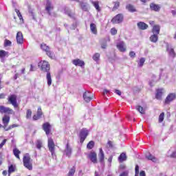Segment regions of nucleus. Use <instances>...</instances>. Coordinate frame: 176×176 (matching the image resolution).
Instances as JSON below:
<instances>
[{"mask_svg":"<svg viewBox=\"0 0 176 176\" xmlns=\"http://www.w3.org/2000/svg\"><path fill=\"white\" fill-rule=\"evenodd\" d=\"M3 122V129H4L5 131H9V130H12V129H14V127H17L16 124H12L10 125L8 127V125L9 124V122H10V117L9 116L5 115L2 118Z\"/></svg>","mask_w":176,"mask_h":176,"instance_id":"f257e3e1","label":"nucleus"},{"mask_svg":"<svg viewBox=\"0 0 176 176\" xmlns=\"http://www.w3.org/2000/svg\"><path fill=\"white\" fill-rule=\"evenodd\" d=\"M23 166L28 170H32V163H31V157L29 153H25L23 157Z\"/></svg>","mask_w":176,"mask_h":176,"instance_id":"f03ea898","label":"nucleus"},{"mask_svg":"<svg viewBox=\"0 0 176 176\" xmlns=\"http://www.w3.org/2000/svg\"><path fill=\"white\" fill-rule=\"evenodd\" d=\"M54 9V7L53 6V4H52V2L50 0H47V3L45 5V10L49 16L51 17H56V14L55 12H52V10Z\"/></svg>","mask_w":176,"mask_h":176,"instance_id":"7ed1b4c3","label":"nucleus"},{"mask_svg":"<svg viewBox=\"0 0 176 176\" xmlns=\"http://www.w3.org/2000/svg\"><path fill=\"white\" fill-rule=\"evenodd\" d=\"M55 146L56 145L54 144V141H53L52 138H48V148L54 159L56 157Z\"/></svg>","mask_w":176,"mask_h":176,"instance_id":"20e7f679","label":"nucleus"},{"mask_svg":"<svg viewBox=\"0 0 176 176\" xmlns=\"http://www.w3.org/2000/svg\"><path fill=\"white\" fill-rule=\"evenodd\" d=\"M87 135H89V131L86 128H83L80 131L78 137L80 138V144H83L86 138H87Z\"/></svg>","mask_w":176,"mask_h":176,"instance_id":"39448f33","label":"nucleus"},{"mask_svg":"<svg viewBox=\"0 0 176 176\" xmlns=\"http://www.w3.org/2000/svg\"><path fill=\"white\" fill-rule=\"evenodd\" d=\"M38 67H41V71L43 72H50V65L49 64V62L46 60L41 61L38 63Z\"/></svg>","mask_w":176,"mask_h":176,"instance_id":"423d86ee","label":"nucleus"},{"mask_svg":"<svg viewBox=\"0 0 176 176\" xmlns=\"http://www.w3.org/2000/svg\"><path fill=\"white\" fill-rule=\"evenodd\" d=\"M41 48L42 49V50L46 52L47 56H48L50 58H54V54L50 51V47L46 45V44H41Z\"/></svg>","mask_w":176,"mask_h":176,"instance_id":"0eeeda50","label":"nucleus"},{"mask_svg":"<svg viewBox=\"0 0 176 176\" xmlns=\"http://www.w3.org/2000/svg\"><path fill=\"white\" fill-rule=\"evenodd\" d=\"M8 102L11 103L14 108H19V104L17 103V96L12 94L8 97Z\"/></svg>","mask_w":176,"mask_h":176,"instance_id":"6e6552de","label":"nucleus"},{"mask_svg":"<svg viewBox=\"0 0 176 176\" xmlns=\"http://www.w3.org/2000/svg\"><path fill=\"white\" fill-rule=\"evenodd\" d=\"M123 14H118L111 19V23L113 24H120V23L123 22Z\"/></svg>","mask_w":176,"mask_h":176,"instance_id":"1a4fd4ad","label":"nucleus"},{"mask_svg":"<svg viewBox=\"0 0 176 176\" xmlns=\"http://www.w3.org/2000/svg\"><path fill=\"white\" fill-rule=\"evenodd\" d=\"M0 113H8V115H14V111L10 107L0 106Z\"/></svg>","mask_w":176,"mask_h":176,"instance_id":"9d476101","label":"nucleus"},{"mask_svg":"<svg viewBox=\"0 0 176 176\" xmlns=\"http://www.w3.org/2000/svg\"><path fill=\"white\" fill-rule=\"evenodd\" d=\"M82 98L85 102H90L93 100V95L89 91H85L83 93Z\"/></svg>","mask_w":176,"mask_h":176,"instance_id":"9b49d317","label":"nucleus"},{"mask_svg":"<svg viewBox=\"0 0 176 176\" xmlns=\"http://www.w3.org/2000/svg\"><path fill=\"white\" fill-rule=\"evenodd\" d=\"M63 155H65L67 157H71V155H72V148L69 146V143H67L65 148L63 151Z\"/></svg>","mask_w":176,"mask_h":176,"instance_id":"f8f14e48","label":"nucleus"},{"mask_svg":"<svg viewBox=\"0 0 176 176\" xmlns=\"http://www.w3.org/2000/svg\"><path fill=\"white\" fill-rule=\"evenodd\" d=\"M43 130L45 131L46 135H49L52 132V125L49 122H45L43 124Z\"/></svg>","mask_w":176,"mask_h":176,"instance_id":"ddd939ff","label":"nucleus"},{"mask_svg":"<svg viewBox=\"0 0 176 176\" xmlns=\"http://www.w3.org/2000/svg\"><path fill=\"white\" fill-rule=\"evenodd\" d=\"M176 99V94L170 93L169 94L165 99V104H170V102L174 101Z\"/></svg>","mask_w":176,"mask_h":176,"instance_id":"4468645a","label":"nucleus"},{"mask_svg":"<svg viewBox=\"0 0 176 176\" xmlns=\"http://www.w3.org/2000/svg\"><path fill=\"white\" fill-rule=\"evenodd\" d=\"M16 39L18 45H23V43H24V37L21 32H17Z\"/></svg>","mask_w":176,"mask_h":176,"instance_id":"2eb2a0df","label":"nucleus"},{"mask_svg":"<svg viewBox=\"0 0 176 176\" xmlns=\"http://www.w3.org/2000/svg\"><path fill=\"white\" fill-rule=\"evenodd\" d=\"M78 3L83 12H89V4L87 3L83 2V1H80Z\"/></svg>","mask_w":176,"mask_h":176,"instance_id":"dca6fc26","label":"nucleus"},{"mask_svg":"<svg viewBox=\"0 0 176 176\" xmlns=\"http://www.w3.org/2000/svg\"><path fill=\"white\" fill-rule=\"evenodd\" d=\"M72 64L76 65V67H85V61L80 59H74L72 60Z\"/></svg>","mask_w":176,"mask_h":176,"instance_id":"f3484780","label":"nucleus"},{"mask_svg":"<svg viewBox=\"0 0 176 176\" xmlns=\"http://www.w3.org/2000/svg\"><path fill=\"white\" fill-rule=\"evenodd\" d=\"M89 158L92 163H97V153L96 152H91L89 155Z\"/></svg>","mask_w":176,"mask_h":176,"instance_id":"a211bd4d","label":"nucleus"},{"mask_svg":"<svg viewBox=\"0 0 176 176\" xmlns=\"http://www.w3.org/2000/svg\"><path fill=\"white\" fill-rule=\"evenodd\" d=\"M161 8L162 7L159 4H155L154 3L150 4V9L154 12H160Z\"/></svg>","mask_w":176,"mask_h":176,"instance_id":"6ab92c4d","label":"nucleus"},{"mask_svg":"<svg viewBox=\"0 0 176 176\" xmlns=\"http://www.w3.org/2000/svg\"><path fill=\"white\" fill-rule=\"evenodd\" d=\"M98 158L100 163H104L105 154L104 153V151H102V148H99Z\"/></svg>","mask_w":176,"mask_h":176,"instance_id":"aec40b11","label":"nucleus"},{"mask_svg":"<svg viewBox=\"0 0 176 176\" xmlns=\"http://www.w3.org/2000/svg\"><path fill=\"white\" fill-rule=\"evenodd\" d=\"M117 48L118 50H120V52H122V53L126 52V47H124V43L123 41L117 44Z\"/></svg>","mask_w":176,"mask_h":176,"instance_id":"412c9836","label":"nucleus"},{"mask_svg":"<svg viewBox=\"0 0 176 176\" xmlns=\"http://www.w3.org/2000/svg\"><path fill=\"white\" fill-rule=\"evenodd\" d=\"M152 32L155 35H159L160 34V25H155L153 28Z\"/></svg>","mask_w":176,"mask_h":176,"instance_id":"4be33fe9","label":"nucleus"},{"mask_svg":"<svg viewBox=\"0 0 176 176\" xmlns=\"http://www.w3.org/2000/svg\"><path fill=\"white\" fill-rule=\"evenodd\" d=\"M166 50L167 52H168L170 57H172V58H174V57H175V52H174V49L171 48L170 45H167Z\"/></svg>","mask_w":176,"mask_h":176,"instance_id":"5701e85b","label":"nucleus"},{"mask_svg":"<svg viewBox=\"0 0 176 176\" xmlns=\"http://www.w3.org/2000/svg\"><path fill=\"white\" fill-rule=\"evenodd\" d=\"M126 10L129 11L131 13H134L137 12V10L135 9V7L133 6L132 4H127L126 6Z\"/></svg>","mask_w":176,"mask_h":176,"instance_id":"b1692460","label":"nucleus"},{"mask_svg":"<svg viewBox=\"0 0 176 176\" xmlns=\"http://www.w3.org/2000/svg\"><path fill=\"white\" fill-rule=\"evenodd\" d=\"M90 30L91 32L94 34V35H97V25L94 23L90 24Z\"/></svg>","mask_w":176,"mask_h":176,"instance_id":"393cba45","label":"nucleus"},{"mask_svg":"<svg viewBox=\"0 0 176 176\" xmlns=\"http://www.w3.org/2000/svg\"><path fill=\"white\" fill-rule=\"evenodd\" d=\"M118 160L120 163H122V162H126V160H127V155H126V153H122L118 157Z\"/></svg>","mask_w":176,"mask_h":176,"instance_id":"a878e982","label":"nucleus"},{"mask_svg":"<svg viewBox=\"0 0 176 176\" xmlns=\"http://www.w3.org/2000/svg\"><path fill=\"white\" fill-rule=\"evenodd\" d=\"M138 27L139 30H146L148 28V25L144 22L138 23Z\"/></svg>","mask_w":176,"mask_h":176,"instance_id":"bb28decb","label":"nucleus"},{"mask_svg":"<svg viewBox=\"0 0 176 176\" xmlns=\"http://www.w3.org/2000/svg\"><path fill=\"white\" fill-rule=\"evenodd\" d=\"M159 34H153V35H151L149 38L151 42H153V43H156V42H157V41H159Z\"/></svg>","mask_w":176,"mask_h":176,"instance_id":"cd10ccee","label":"nucleus"},{"mask_svg":"<svg viewBox=\"0 0 176 176\" xmlns=\"http://www.w3.org/2000/svg\"><path fill=\"white\" fill-rule=\"evenodd\" d=\"M46 80L47 86H52V74L50 72H47L46 74Z\"/></svg>","mask_w":176,"mask_h":176,"instance_id":"c85d7f7f","label":"nucleus"},{"mask_svg":"<svg viewBox=\"0 0 176 176\" xmlns=\"http://www.w3.org/2000/svg\"><path fill=\"white\" fill-rule=\"evenodd\" d=\"M170 152H172L171 154H170ZM168 155H169V157H171L172 159H175L176 150H174V148H170V149L168 151Z\"/></svg>","mask_w":176,"mask_h":176,"instance_id":"c756f323","label":"nucleus"},{"mask_svg":"<svg viewBox=\"0 0 176 176\" xmlns=\"http://www.w3.org/2000/svg\"><path fill=\"white\" fill-rule=\"evenodd\" d=\"M162 96H163V89H157L155 94L157 100H162Z\"/></svg>","mask_w":176,"mask_h":176,"instance_id":"7c9ffc66","label":"nucleus"},{"mask_svg":"<svg viewBox=\"0 0 176 176\" xmlns=\"http://www.w3.org/2000/svg\"><path fill=\"white\" fill-rule=\"evenodd\" d=\"M146 159L148 160H151V162H153L154 163H156L157 162V158L155 157V156L152 155V154H147L146 155Z\"/></svg>","mask_w":176,"mask_h":176,"instance_id":"2f4dec72","label":"nucleus"},{"mask_svg":"<svg viewBox=\"0 0 176 176\" xmlns=\"http://www.w3.org/2000/svg\"><path fill=\"white\" fill-rule=\"evenodd\" d=\"M13 153H14L15 157H16V159L20 160V153H21V151L18 150L17 148H14L13 149Z\"/></svg>","mask_w":176,"mask_h":176,"instance_id":"473e14b6","label":"nucleus"},{"mask_svg":"<svg viewBox=\"0 0 176 176\" xmlns=\"http://www.w3.org/2000/svg\"><path fill=\"white\" fill-rule=\"evenodd\" d=\"M135 109L136 111L140 112V113H141L142 115H145V109H144V107L138 105L135 107Z\"/></svg>","mask_w":176,"mask_h":176,"instance_id":"72a5a7b5","label":"nucleus"},{"mask_svg":"<svg viewBox=\"0 0 176 176\" xmlns=\"http://www.w3.org/2000/svg\"><path fill=\"white\" fill-rule=\"evenodd\" d=\"M91 3L96 9L97 12H101V8H100V4L98 3V1H92Z\"/></svg>","mask_w":176,"mask_h":176,"instance_id":"f704fd0d","label":"nucleus"},{"mask_svg":"<svg viewBox=\"0 0 176 176\" xmlns=\"http://www.w3.org/2000/svg\"><path fill=\"white\" fill-rule=\"evenodd\" d=\"M100 53H95L92 56L94 61L98 63L100 61Z\"/></svg>","mask_w":176,"mask_h":176,"instance_id":"c9c22d12","label":"nucleus"},{"mask_svg":"<svg viewBox=\"0 0 176 176\" xmlns=\"http://www.w3.org/2000/svg\"><path fill=\"white\" fill-rule=\"evenodd\" d=\"M76 171V168L75 166H73L67 173V176H74L75 175V173Z\"/></svg>","mask_w":176,"mask_h":176,"instance_id":"e433bc0d","label":"nucleus"},{"mask_svg":"<svg viewBox=\"0 0 176 176\" xmlns=\"http://www.w3.org/2000/svg\"><path fill=\"white\" fill-rule=\"evenodd\" d=\"M43 146V143H42V140H38L36 142V147L38 149L41 150V148Z\"/></svg>","mask_w":176,"mask_h":176,"instance_id":"4c0bfd02","label":"nucleus"},{"mask_svg":"<svg viewBox=\"0 0 176 176\" xmlns=\"http://www.w3.org/2000/svg\"><path fill=\"white\" fill-rule=\"evenodd\" d=\"M8 54H9V52L5 50H0V58H5Z\"/></svg>","mask_w":176,"mask_h":176,"instance_id":"58836bf2","label":"nucleus"},{"mask_svg":"<svg viewBox=\"0 0 176 176\" xmlns=\"http://www.w3.org/2000/svg\"><path fill=\"white\" fill-rule=\"evenodd\" d=\"M87 149H93L94 148V141L91 140L87 144Z\"/></svg>","mask_w":176,"mask_h":176,"instance_id":"ea45409f","label":"nucleus"},{"mask_svg":"<svg viewBox=\"0 0 176 176\" xmlns=\"http://www.w3.org/2000/svg\"><path fill=\"white\" fill-rule=\"evenodd\" d=\"M14 171L15 168L14 166H13V165H10V166H8V176H10L12 173H14Z\"/></svg>","mask_w":176,"mask_h":176,"instance_id":"a19ab883","label":"nucleus"},{"mask_svg":"<svg viewBox=\"0 0 176 176\" xmlns=\"http://www.w3.org/2000/svg\"><path fill=\"white\" fill-rule=\"evenodd\" d=\"M15 12L19 19V20H22V21H24V19H23V15H21V12H20V10H17V8H15Z\"/></svg>","mask_w":176,"mask_h":176,"instance_id":"79ce46f5","label":"nucleus"},{"mask_svg":"<svg viewBox=\"0 0 176 176\" xmlns=\"http://www.w3.org/2000/svg\"><path fill=\"white\" fill-rule=\"evenodd\" d=\"M32 115V111L31 109H28L26 111V119H31V116Z\"/></svg>","mask_w":176,"mask_h":176,"instance_id":"37998d69","label":"nucleus"},{"mask_svg":"<svg viewBox=\"0 0 176 176\" xmlns=\"http://www.w3.org/2000/svg\"><path fill=\"white\" fill-rule=\"evenodd\" d=\"M144 63H145V58H141L138 63V66L143 67Z\"/></svg>","mask_w":176,"mask_h":176,"instance_id":"c03bdc74","label":"nucleus"},{"mask_svg":"<svg viewBox=\"0 0 176 176\" xmlns=\"http://www.w3.org/2000/svg\"><path fill=\"white\" fill-rule=\"evenodd\" d=\"M4 46L6 47H7V46H12V41H10L8 39H6L5 42H4Z\"/></svg>","mask_w":176,"mask_h":176,"instance_id":"a18cd8bd","label":"nucleus"},{"mask_svg":"<svg viewBox=\"0 0 176 176\" xmlns=\"http://www.w3.org/2000/svg\"><path fill=\"white\" fill-rule=\"evenodd\" d=\"M164 120V113H161L160 115L159 116V122L162 123Z\"/></svg>","mask_w":176,"mask_h":176,"instance_id":"49530a36","label":"nucleus"},{"mask_svg":"<svg viewBox=\"0 0 176 176\" xmlns=\"http://www.w3.org/2000/svg\"><path fill=\"white\" fill-rule=\"evenodd\" d=\"M107 148L109 149H112L113 148V144H112V141L109 140L107 144Z\"/></svg>","mask_w":176,"mask_h":176,"instance_id":"de8ad7c7","label":"nucleus"},{"mask_svg":"<svg viewBox=\"0 0 176 176\" xmlns=\"http://www.w3.org/2000/svg\"><path fill=\"white\" fill-rule=\"evenodd\" d=\"M155 78H156V76L153 75V80H152V81H150V82H149V85H150V86H151V87L153 86L154 82H157L156 80H155Z\"/></svg>","mask_w":176,"mask_h":176,"instance_id":"09e8293b","label":"nucleus"},{"mask_svg":"<svg viewBox=\"0 0 176 176\" xmlns=\"http://www.w3.org/2000/svg\"><path fill=\"white\" fill-rule=\"evenodd\" d=\"M119 6H120V3H119V2H115V3H114V6H113V9L114 10H116V9H118V8H119Z\"/></svg>","mask_w":176,"mask_h":176,"instance_id":"8fccbe9b","label":"nucleus"},{"mask_svg":"<svg viewBox=\"0 0 176 176\" xmlns=\"http://www.w3.org/2000/svg\"><path fill=\"white\" fill-rule=\"evenodd\" d=\"M111 35H116V34H118V30L115 28H113L111 29Z\"/></svg>","mask_w":176,"mask_h":176,"instance_id":"3c124183","label":"nucleus"},{"mask_svg":"<svg viewBox=\"0 0 176 176\" xmlns=\"http://www.w3.org/2000/svg\"><path fill=\"white\" fill-rule=\"evenodd\" d=\"M29 13L31 14L33 20H36V18H35V14H34V11L30 9Z\"/></svg>","mask_w":176,"mask_h":176,"instance_id":"603ef678","label":"nucleus"},{"mask_svg":"<svg viewBox=\"0 0 176 176\" xmlns=\"http://www.w3.org/2000/svg\"><path fill=\"white\" fill-rule=\"evenodd\" d=\"M36 114L40 116L42 118V115H43L42 108H41V107L38 108V111H37V113Z\"/></svg>","mask_w":176,"mask_h":176,"instance_id":"864d4df0","label":"nucleus"},{"mask_svg":"<svg viewBox=\"0 0 176 176\" xmlns=\"http://www.w3.org/2000/svg\"><path fill=\"white\" fill-rule=\"evenodd\" d=\"M129 56L131 58H134L135 57V52H134V51L130 52Z\"/></svg>","mask_w":176,"mask_h":176,"instance_id":"5fc2aeb1","label":"nucleus"},{"mask_svg":"<svg viewBox=\"0 0 176 176\" xmlns=\"http://www.w3.org/2000/svg\"><path fill=\"white\" fill-rule=\"evenodd\" d=\"M41 118L42 117L38 116V114H36L33 116V120H38V119H41Z\"/></svg>","mask_w":176,"mask_h":176,"instance_id":"6e6d98bb","label":"nucleus"},{"mask_svg":"<svg viewBox=\"0 0 176 176\" xmlns=\"http://www.w3.org/2000/svg\"><path fill=\"white\" fill-rule=\"evenodd\" d=\"M65 13L69 16V17H72V14L70 11H68L67 8L65 9Z\"/></svg>","mask_w":176,"mask_h":176,"instance_id":"4d7b16f0","label":"nucleus"},{"mask_svg":"<svg viewBox=\"0 0 176 176\" xmlns=\"http://www.w3.org/2000/svg\"><path fill=\"white\" fill-rule=\"evenodd\" d=\"M120 176H129V170H125L122 172Z\"/></svg>","mask_w":176,"mask_h":176,"instance_id":"13d9d810","label":"nucleus"},{"mask_svg":"<svg viewBox=\"0 0 176 176\" xmlns=\"http://www.w3.org/2000/svg\"><path fill=\"white\" fill-rule=\"evenodd\" d=\"M8 141V140L4 139L3 140V142L0 144V149L3 148V145H5L6 144V142Z\"/></svg>","mask_w":176,"mask_h":176,"instance_id":"bf43d9fd","label":"nucleus"},{"mask_svg":"<svg viewBox=\"0 0 176 176\" xmlns=\"http://www.w3.org/2000/svg\"><path fill=\"white\" fill-rule=\"evenodd\" d=\"M101 47L102 49H107V41L101 43Z\"/></svg>","mask_w":176,"mask_h":176,"instance_id":"052dcab7","label":"nucleus"},{"mask_svg":"<svg viewBox=\"0 0 176 176\" xmlns=\"http://www.w3.org/2000/svg\"><path fill=\"white\" fill-rule=\"evenodd\" d=\"M135 173H139L140 174V166L138 165L135 166Z\"/></svg>","mask_w":176,"mask_h":176,"instance_id":"680f3d73","label":"nucleus"},{"mask_svg":"<svg viewBox=\"0 0 176 176\" xmlns=\"http://www.w3.org/2000/svg\"><path fill=\"white\" fill-rule=\"evenodd\" d=\"M109 93H111V91L108 89H104L103 91V96H105V94H109Z\"/></svg>","mask_w":176,"mask_h":176,"instance_id":"e2e57ef3","label":"nucleus"},{"mask_svg":"<svg viewBox=\"0 0 176 176\" xmlns=\"http://www.w3.org/2000/svg\"><path fill=\"white\" fill-rule=\"evenodd\" d=\"M115 93H116L118 96H122V91H120L119 89H116Z\"/></svg>","mask_w":176,"mask_h":176,"instance_id":"0e129e2a","label":"nucleus"},{"mask_svg":"<svg viewBox=\"0 0 176 176\" xmlns=\"http://www.w3.org/2000/svg\"><path fill=\"white\" fill-rule=\"evenodd\" d=\"M113 159V155H111V156L109 157V159H108L109 163L111 164Z\"/></svg>","mask_w":176,"mask_h":176,"instance_id":"69168bd1","label":"nucleus"},{"mask_svg":"<svg viewBox=\"0 0 176 176\" xmlns=\"http://www.w3.org/2000/svg\"><path fill=\"white\" fill-rule=\"evenodd\" d=\"M140 176H146V174L144 170H141L140 173Z\"/></svg>","mask_w":176,"mask_h":176,"instance_id":"338daca9","label":"nucleus"},{"mask_svg":"<svg viewBox=\"0 0 176 176\" xmlns=\"http://www.w3.org/2000/svg\"><path fill=\"white\" fill-rule=\"evenodd\" d=\"M34 71H35V69H34V65H30V72H34Z\"/></svg>","mask_w":176,"mask_h":176,"instance_id":"774afa93","label":"nucleus"}]
</instances>
